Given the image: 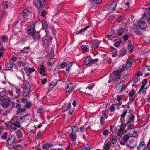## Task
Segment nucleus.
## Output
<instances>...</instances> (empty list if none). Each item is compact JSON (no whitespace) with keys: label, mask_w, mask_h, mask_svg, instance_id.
<instances>
[{"label":"nucleus","mask_w":150,"mask_h":150,"mask_svg":"<svg viewBox=\"0 0 150 150\" xmlns=\"http://www.w3.org/2000/svg\"><path fill=\"white\" fill-rule=\"evenodd\" d=\"M49 42L47 39H45L43 40V44L44 46H47L49 44Z\"/></svg>","instance_id":"58836bf2"},{"label":"nucleus","mask_w":150,"mask_h":150,"mask_svg":"<svg viewBox=\"0 0 150 150\" xmlns=\"http://www.w3.org/2000/svg\"><path fill=\"white\" fill-rule=\"evenodd\" d=\"M21 90L19 88H16V93L17 94V96H20V92Z\"/></svg>","instance_id":"0e129e2a"},{"label":"nucleus","mask_w":150,"mask_h":150,"mask_svg":"<svg viewBox=\"0 0 150 150\" xmlns=\"http://www.w3.org/2000/svg\"><path fill=\"white\" fill-rule=\"evenodd\" d=\"M72 131L71 133L73 134H76V132H78L79 128L77 127L76 126H73L71 127Z\"/></svg>","instance_id":"f3484780"},{"label":"nucleus","mask_w":150,"mask_h":150,"mask_svg":"<svg viewBox=\"0 0 150 150\" xmlns=\"http://www.w3.org/2000/svg\"><path fill=\"white\" fill-rule=\"evenodd\" d=\"M115 104H112L110 108V110L111 112H112L114 111L115 110V107H114V105Z\"/></svg>","instance_id":"8fccbe9b"},{"label":"nucleus","mask_w":150,"mask_h":150,"mask_svg":"<svg viewBox=\"0 0 150 150\" xmlns=\"http://www.w3.org/2000/svg\"><path fill=\"white\" fill-rule=\"evenodd\" d=\"M132 63L131 62L127 60L126 62V65L125 66V67L127 68H129L132 66Z\"/></svg>","instance_id":"a878e982"},{"label":"nucleus","mask_w":150,"mask_h":150,"mask_svg":"<svg viewBox=\"0 0 150 150\" xmlns=\"http://www.w3.org/2000/svg\"><path fill=\"white\" fill-rule=\"evenodd\" d=\"M11 100L8 99H4L1 100V105L2 107L4 108H8L10 105V102Z\"/></svg>","instance_id":"20e7f679"},{"label":"nucleus","mask_w":150,"mask_h":150,"mask_svg":"<svg viewBox=\"0 0 150 150\" xmlns=\"http://www.w3.org/2000/svg\"><path fill=\"white\" fill-rule=\"evenodd\" d=\"M94 84L93 83L90 84L88 86V87L86 88V89H87L88 88V89L91 90L92 89L93 87H94Z\"/></svg>","instance_id":"de8ad7c7"},{"label":"nucleus","mask_w":150,"mask_h":150,"mask_svg":"<svg viewBox=\"0 0 150 150\" xmlns=\"http://www.w3.org/2000/svg\"><path fill=\"white\" fill-rule=\"evenodd\" d=\"M52 146V144H51L46 143L42 146V148L43 149H47Z\"/></svg>","instance_id":"aec40b11"},{"label":"nucleus","mask_w":150,"mask_h":150,"mask_svg":"<svg viewBox=\"0 0 150 150\" xmlns=\"http://www.w3.org/2000/svg\"><path fill=\"white\" fill-rule=\"evenodd\" d=\"M74 87L72 84H68L66 86L65 89L66 92L70 93L74 89Z\"/></svg>","instance_id":"423d86ee"},{"label":"nucleus","mask_w":150,"mask_h":150,"mask_svg":"<svg viewBox=\"0 0 150 150\" xmlns=\"http://www.w3.org/2000/svg\"><path fill=\"white\" fill-rule=\"evenodd\" d=\"M127 52L125 48L122 49L120 52L119 54L121 56L125 55Z\"/></svg>","instance_id":"5701e85b"},{"label":"nucleus","mask_w":150,"mask_h":150,"mask_svg":"<svg viewBox=\"0 0 150 150\" xmlns=\"http://www.w3.org/2000/svg\"><path fill=\"white\" fill-rule=\"evenodd\" d=\"M123 39L124 40L127 41L128 39V37L127 35L125 34L124 35Z\"/></svg>","instance_id":"774afa93"},{"label":"nucleus","mask_w":150,"mask_h":150,"mask_svg":"<svg viewBox=\"0 0 150 150\" xmlns=\"http://www.w3.org/2000/svg\"><path fill=\"white\" fill-rule=\"evenodd\" d=\"M29 14V11L28 10L26 9H25L23 10L22 12V15L24 18H26L28 17Z\"/></svg>","instance_id":"9b49d317"},{"label":"nucleus","mask_w":150,"mask_h":150,"mask_svg":"<svg viewBox=\"0 0 150 150\" xmlns=\"http://www.w3.org/2000/svg\"><path fill=\"white\" fill-rule=\"evenodd\" d=\"M127 112V111L126 110H124L123 113L121 115L122 118H123L125 117Z\"/></svg>","instance_id":"09e8293b"},{"label":"nucleus","mask_w":150,"mask_h":150,"mask_svg":"<svg viewBox=\"0 0 150 150\" xmlns=\"http://www.w3.org/2000/svg\"><path fill=\"white\" fill-rule=\"evenodd\" d=\"M121 42L120 41L117 42L114 44V45L116 47H118L120 45Z\"/></svg>","instance_id":"4d7b16f0"},{"label":"nucleus","mask_w":150,"mask_h":150,"mask_svg":"<svg viewBox=\"0 0 150 150\" xmlns=\"http://www.w3.org/2000/svg\"><path fill=\"white\" fill-rule=\"evenodd\" d=\"M117 2L116 1H113L108 6V8L110 11L112 10L114 11L117 5Z\"/></svg>","instance_id":"1a4fd4ad"},{"label":"nucleus","mask_w":150,"mask_h":150,"mask_svg":"<svg viewBox=\"0 0 150 150\" xmlns=\"http://www.w3.org/2000/svg\"><path fill=\"white\" fill-rule=\"evenodd\" d=\"M1 38L4 42H5L6 41L8 40L7 37L5 36L2 37Z\"/></svg>","instance_id":"e2e57ef3"},{"label":"nucleus","mask_w":150,"mask_h":150,"mask_svg":"<svg viewBox=\"0 0 150 150\" xmlns=\"http://www.w3.org/2000/svg\"><path fill=\"white\" fill-rule=\"evenodd\" d=\"M54 55V50H51L50 53L47 54V56H49L50 57H52Z\"/></svg>","instance_id":"72a5a7b5"},{"label":"nucleus","mask_w":150,"mask_h":150,"mask_svg":"<svg viewBox=\"0 0 150 150\" xmlns=\"http://www.w3.org/2000/svg\"><path fill=\"white\" fill-rule=\"evenodd\" d=\"M128 30L125 28H121L118 30L117 32V35L120 36L122 35L123 34L126 33Z\"/></svg>","instance_id":"39448f33"},{"label":"nucleus","mask_w":150,"mask_h":150,"mask_svg":"<svg viewBox=\"0 0 150 150\" xmlns=\"http://www.w3.org/2000/svg\"><path fill=\"white\" fill-rule=\"evenodd\" d=\"M31 116V115L30 113L27 114L23 115L20 117V119L23 122H25L29 119L28 117V116Z\"/></svg>","instance_id":"9d476101"},{"label":"nucleus","mask_w":150,"mask_h":150,"mask_svg":"<svg viewBox=\"0 0 150 150\" xmlns=\"http://www.w3.org/2000/svg\"><path fill=\"white\" fill-rule=\"evenodd\" d=\"M16 135L18 139H20L22 137L23 134L21 131L19 129L18 130L16 133Z\"/></svg>","instance_id":"4468645a"},{"label":"nucleus","mask_w":150,"mask_h":150,"mask_svg":"<svg viewBox=\"0 0 150 150\" xmlns=\"http://www.w3.org/2000/svg\"><path fill=\"white\" fill-rule=\"evenodd\" d=\"M30 47L29 46H28L26 47H24L23 50H21V52L23 53H24L25 52H27L25 51V50H28L30 49ZM27 53L28 52H27Z\"/></svg>","instance_id":"79ce46f5"},{"label":"nucleus","mask_w":150,"mask_h":150,"mask_svg":"<svg viewBox=\"0 0 150 150\" xmlns=\"http://www.w3.org/2000/svg\"><path fill=\"white\" fill-rule=\"evenodd\" d=\"M12 125L18 128H20L21 127L20 124L19 122L18 121H16L15 123H12Z\"/></svg>","instance_id":"cd10ccee"},{"label":"nucleus","mask_w":150,"mask_h":150,"mask_svg":"<svg viewBox=\"0 0 150 150\" xmlns=\"http://www.w3.org/2000/svg\"><path fill=\"white\" fill-rule=\"evenodd\" d=\"M47 78H45L41 81L42 84H45L47 82Z\"/></svg>","instance_id":"13d9d810"},{"label":"nucleus","mask_w":150,"mask_h":150,"mask_svg":"<svg viewBox=\"0 0 150 150\" xmlns=\"http://www.w3.org/2000/svg\"><path fill=\"white\" fill-rule=\"evenodd\" d=\"M126 69V68L125 67V66L123 65L122 67L120 66L118 70L120 71V72L121 73L125 70Z\"/></svg>","instance_id":"c756f323"},{"label":"nucleus","mask_w":150,"mask_h":150,"mask_svg":"<svg viewBox=\"0 0 150 150\" xmlns=\"http://www.w3.org/2000/svg\"><path fill=\"white\" fill-rule=\"evenodd\" d=\"M58 81V80L56 79L54 80L53 81H52L51 83L50 84V85L51 86H53V87H54L57 84Z\"/></svg>","instance_id":"7c9ffc66"},{"label":"nucleus","mask_w":150,"mask_h":150,"mask_svg":"<svg viewBox=\"0 0 150 150\" xmlns=\"http://www.w3.org/2000/svg\"><path fill=\"white\" fill-rule=\"evenodd\" d=\"M74 63L73 62H70L67 65H66V71H69V70L72 66V64H74Z\"/></svg>","instance_id":"b1692460"},{"label":"nucleus","mask_w":150,"mask_h":150,"mask_svg":"<svg viewBox=\"0 0 150 150\" xmlns=\"http://www.w3.org/2000/svg\"><path fill=\"white\" fill-rule=\"evenodd\" d=\"M34 4L38 8H44L46 4V1L45 0H36L34 2Z\"/></svg>","instance_id":"7ed1b4c3"},{"label":"nucleus","mask_w":150,"mask_h":150,"mask_svg":"<svg viewBox=\"0 0 150 150\" xmlns=\"http://www.w3.org/2000/svg\"><path fill=\"white\" fill-rule=\"evenodd\" d=\"M8 133L7 132H5L1 137V139L3 140L6 139L7 137Z\"/></svg>","instance_id":"bb28decb"},{"label":"nucleus","mask_w":150,"mask_h":150,"mask_svg":"<svg viewBox=\"0 0 150 150\" xmlns=\"http://www.w3.org/2000/svg\"><path fill=\"white\" fill-rule=\"evenodd\" d=\"M139 26L142 28H145L146 26V23L144 21H141L139 22L138 23Z\"/></svg>","instance_id":"f8f14e48"},{"label":"nucleus","mask_w":150,"mask_h":150,"mask_svg":"<svg viewBox=\"0 0 150 150\" xmlns=\"http://www.w3.org/2000/svg\"><path fill=\"white\" fill-rule=\"evenodd\" d=\"M26 109L25 108H24L23 109H22V108H19L18 109L17 111V113H19L21 112H25V111L26 110Z\"/></svg>","instance_id":"ea45409f"},{"label":"nucleus","mask_w":150,"mask_h":150,"mask_svg":"<svg viewBox=\"0 0 150 150\" xmlns=\"http://www.w3.org/2000/svg\"><path fill=\"white\" fill-rule=\"evenodd\" d=\"M67 65V63L65 62H64L60 65V69H63Z\"/></svg>","instance_id":"680f3d73"},{"label":"nucleus","mask_w":150,"mask_h":150,"mask_svg":"<svg viewBox=\"0 0 150 150\" xmlns=\"http://www.w3.org/2000/svg\"><path fill=\"white\" fill-rule=\"evenodd\" d=\"M134 94V91L133 90H132L131 92H129V97H132Z\"/></svg>","instance_id":"603ef678"},{"label":"nucleus","mask_w":150,"mask_h":150,"mask_svg":"<svg viewBox=\"0 0 150 150\" xmlns=\"http://www.w3.org/2000/svg\"><path fill=\"white\" fill-rule=\"evenodd\" d=\"M103 134L104 136H107L108 135L109 132L108 130H105L103 132Z\"/></svg>","instance_id":"c03bdc74"},{"label":"nucleus","mask_w":150,"mask_h":150,"mask_svg":"<svg viewBox=\"0 0 150 150\" xmlns=\"http://www.w3.org/2000/svg\"><path fill=\"white\" fill-rule=\"evenodd\" d=\"M69 137L71 138L72 142L74 141L76 139V134L71 133L69 134Z\"/></svg>","instance_id":"412c9836"},{"label":"nucleus","mask_w":150,"mask_h":150,"mask_svg":"<svg viewBox=\"0 0 150 150\" xmlns=\"http://www.w3.org/2000/svg\"><path fill=\"white\" fill-rule=\"evenodd\" d=\"M117 100L118 101H121V100H122L123 97V95H118L117 96Z\"/></svg>","instance_id":"37998d69"},{"label":"nucleus","mask_w":150,"mask_h":150,"mask_svg":"<svg viewBox=\"0 0 150 150\" xmlns=\"http://www.w3.org/2000/svg\"><path fill=\"white\" fill-rule=\"evenodd\" d=\"M30 85L29 83H26L24 87L23 91V95L25 97H28L30 94Z\"/></svg>","instance_id":"f03ea898"},{"label":"nucleus","mask_w":150,"mask_h":150,"mask_svg":"<svg viewBox=\"0 0 150 150\" xmlns=\"http://www.w3.org/2000/svg\"><path fill=\"white\" fill-rule=\"evenodd\" d=\"M91 57L88 56L85 60V64L86 65L91 64Z\"/></svg>","instance_id":"2eb2a0df"},{"label":"nucleus","mask_w":150,"mask_h":150,"mask_svg":"<svg viewBox=\"0 0 150 150\" xmlns=\"http://www.w3.org/2000/svg\"><path fill=\"white\" fill-rule=\"evenodd\" d=\"M124 127L123 126L121 125L120 126V129H119V134H123L124 133V131L123 129Z\"/></svg>","instance_id":"393cba45"},{"label":"nucleus","mask_w":150,"mask_h":150,"mask_svg":"<svg viewBox=\"0 0 150 150\" xmlns=\"http://www.w3.org/2000/svg\"><path fill=\"white\" fill-rule=\"evenodd\" d=\"M36 23V22L35 23H33L28 28L27 30V33L28 35L31 36L35 41L39 40L41 38L39 33L36 32L35 28V24Z\"/></svg>","instance_id":"f257e3e1"},{"label":"nucleus","mask_w":150,"mask_h":150,"mask_svg":"<svg viewBox=\"0 0 150 150\" xmlns=\"http://www.w3.org/2000/svg\"><path fill=\"white\" fill-rule=\"evenodd\" d=\"M129 136L126 134H125L123 137L124 140L125 142H127L128 139H129Z\"/></svg>","instance_id":"a19ab883"},{"label":"nucleus","mask_w":150,"mask_h":150,"mask_svg":"<svg viewBox=\"0 0 150 150\" xmlns=\"http://www.w3.org/2000/svg\"><path fill=\"white\" fill-rule=\"evenodd\" d=\"M121 73L118 70H117L115 71L114 73V75H116V76H119L121 75L120 74Z\"/></svg>","instance_id":"a18cd8bd"},{"label":"nucleus","mask_w":150,"mask_h":150,"mask_svg":"<svg viewBox=\"0 0 150 150\" xmlns=\"http://www.w3.org/2000/svg\"><path fill=\"white\" fill-rule=\"evenodd\" d=\"M99 44L97 40H95L94 42L92 44L91 47L93 48H96L98 47Z\"/></svg>","instance_id":"a211bd4d"},{"label":"nucleus","mask_w":150,"mask_h":150,"mask_svg":"<svg viewBox=\"0 0 150 150\" xmlns=\"http://www.w3.org/2000/svg\"><path fill=\"white\" fill-rule=\"evenodd\" d=\"M134 31L135 33V34L137 35H140L141 34V32L138 29H135Z\"/></svg>","instance_id":"6e6d98bb"},{"label":"nucleus","mask_w":150,"mask_h":150,"mask_svg":"<svg viewBox=\"0 0 150 150\" xmlns=\"http://www.w3.org/2000/svg\"><path fill=\"white\" fill-rule=\"evenodd\" d=\"M110 142L113 144H115L116 142V140L113 138L110 139Z\"/></svg>","instance_id":"bf43d9fd"},{"label":"nucleus","mask_w":150,"mask_h":150,"mask_svg":"<svg viewBox=\"0 0 150 150\" xmlns=\"http://www.w3.org/2000/svg\"><path fill=\"white\" fill-rule=\"evenodd\" d=\"M134 118L135 116L134 115L132 114H131V115L129 117L128 123H131L133 122Z\"/></svg>","instance_id":"6ab92c4d"},{"label":"nucleus","mask_w":150,"mask_h":150,"mask_svg":"<svg viewBox=\"0 0 150 150\" xmlns=\"http://www.w3.org/2000/svg\"><path fill=\"white\" fill-rule=\"evenodd\" d=\"M35 71V69L34 68H30L28 72L30 74L32 72H33Z\"/></svg>","instance_id":"69168bd1"},{"label":"nucleus","mask_w":150,"mask_h":150,"mask_svg":"<svg viewBox=\"0 0 150 150\" xmlns=\"http://www.w3.org/2000/svg\"><path fill=\"white\" fill-rule=\"evenodd\" d=\"M7 3V2L6 1L4 2L3 5V7L6 9H7L8 7V6Z\"/></svg>","instance_id":"49530a36"},{"label":"nucleus","mask_w":150,"mask_h":150,"mask_svg":"<svg viewBox=\"0 0 150 150\" xmlns=\"http://www.w3.org/2000/svg\"><path fill=\"white\" fill-rule=\"evenodd\" d=\"M71 106V103H68L67 105L63 107L62 108V112H64L66 111Z\"/></svg>","instance_id":"ddd939ff"},{"label":"nucleus","mask_w":150,"mask_h":150,"mask_svg":"<svg viewBox=\"0 0 150 150\" xmlns=\"http://www.w3.org/2000/svg\"><path fill=\"white\" fill-rule=\"evenodd\" d=\"M40 74H43V73L45 72V69L43 65L40 66Z\"/></svg>","instance_id":"c85d7f7f"},{"label":"nucleus","mask_w":150,"mask_h":150,"mask_svg":"<svg viewBox=\"0 0 150 150\" xmlns=\"http://www.w3.org/2000/svg\"><path fill=\"white\" fill-rule=\"evenodd\" d=\"M31 106V102H28L24 105V107L27 108H30Z\"/></svg>","instance_id":"473e14b6"},{"label":"nucleus","mask_w":150,"mask_h":150,"mask_svg":"<svg viewBox=\"0 0 150 150\" xmlns=\"http://www.w3.org/2000/svg\"><path fill=\"white\" fill-rule=\"evenodd\" d=\"M43 132L42 131H40L38 133L37 135L36 136L35 139H39V138L42 134Z\"/></svg>","instance_id":"e433bc0d"},{"label":"nucleus","mask_w":150,"mask_h":150,"mask_svg":"<svg viewBox=\"0 0 150 150\" xmlns=\"http://www.w3.org/2000/svg\"><path fill=\"white\" fill-rule=\"evenodd\" d=\"M110 145L108 141H106L104 144V149L105 150H109L110 149Z\"/></svg>","instance_id":"dca6fc26"},{"label":"nucleus","mask_w":150,"mask_h":150,"mask_svg":"<svg viewBox=\"0 0 150 150\" xmlns=\"http://www.w3.org/2000/svg\"><path fill=\"white\" fill-rule=\"evenodd\" d=\"M121 75H119V76L114 75L112 79L113 80L117 81L118 79H121Z\"/></svg>","instance_id":"f704fd0d"},{"label":"nucleus","mask_w":150,"mask_h":150,"mask_svg":"<svg viewBox=\"0 0 150 150\" xmlns=\"http://www.w3.org/2000/svg\"><path fill=\"white\" fill-rule=\"evenodd\" d=\"M128 48L129 50V52L130 53H132L133 51V47L131 45H129L128 46Z\"/></svg>","instance_id":"864d4df0"},{"label":"nucleus","mask_w":150,"mask_h":150,"mask_svg":"<svg viewBox=\"0 0 150 150\" xmlns=\"http://www.w3.org/2000/svg\"><path fill=\"white\" fill-rule=\"evenodd\" d=\"M98 60L99 59L98 58H96L93 59H91V64H92L94 63H95L97 62L98 61Z\"/></svg>","instance_id":"3c124183"},{"label":"nucleus","mask_w":150,"mask_h":150,"mask_svg":"<svg viewBox=\"0 0 150 150\" xmlns=\"http://www.w3.org/2000/svg\"><path fill=\"white\" fill-rule=\"evenodd\" d=\"M16 139L15 137L11 135L8 139L7 144L8 145L10 146L14 143Z\"/></svg>","instance_id":"0eeeda50"},{"label":"nucleus","mask_w":150,"mask_h":150,"mask_svg":"<svg viewBox=\"0 0 150 150\" xmlns=\"http://www.w3.org/2000/svg\"><path fill=\"white\" fill-rule=\"evenodd\" d=\"M14 64V63L13 62L11 61L8 62L6 65V70H11L13 67Z\"/></svg>","instance_id":"6e6552de"},{"label":"nucleus","mask_w":150,"mask_h":150,"mask_svg":"<svg viewBox=\"0 0 150 150\" xmlns=\"http://www.w3.org/2000/svg\"><path fill=\"white\" fill-rule=\"evenodd\" d=\"M126 142H125V141L124 140H121L120 141V144L121 145H124L125 144V143H126Z\"/></svg>","instance_id":"338daca9"},{"label":"nucleus","mask_w":150,"mask_h":150,"mask_svg":"<svg viewBox=\"0 0 150 150\" xmlns=\"http://www.w3.org/2000/svg\"><path fill=\"white\" fill-rule=\"evenodd\" d=\"M82 49L83 50V53H85L87 51V48L85 45H83L81 47Z\"/></svg>","instance_id":"4c0bfd02"},{"label":"nucleus","mask_w":150,"mask_h":150,"mask_svg":"<svg viewBox=\"0 0 150 150\" xmlns=\"http://www.w3.org/2000/svg\"><path fill=\"white\" fill-rule=\"evenodd\" d=\"M105 119L103 116H101L100 117V124L101 125H103L105 123Z\"/></svg>","instance_id":"c9c22d12"},{"label":"nucleus","mask_w":150,"mask_h":150,"mask_svg":"<svg viewBox=\"0 0 150 150\" xmlns=\"http://www.w3.org/2000/svg\"><path fill=\"white\" fill-rule=\"evenodd\" d=\"M17 64L19 67H23L26 65V63L24 62L23 61H19L18 62Z\"/></svg>","instance_id":"4be33fe9"},{"label":"nucleus","mask_w":150,"mask_h":150,"mask_svg":"<svg viewBox=\"0 0 150 150\" xmlns=\"http://www.w3.org/2000/svg\"><path fill=\"white\" fill-rule=\"evenodd\" d=\"M42 26L45 29H47L48 28V25L47 23L45 21H44L42 22Z\"/></svg>","instance_id":"2f4dec72"},{"label":"nucleus","mask_w":150,"mask_h":150,"mask_svg":"<svg viewBox=\"0 0 150 150\" xmlns=\"http://www.w3.org/2000/svg\"><path fill=\"white\" fill-rule=\"evenodd\" d=\"M147 83V81L146 79L143 80L142 83V85L145 86Z\"/></svg>","instance_id":"5fc2aeb1"},{"label":"nucleus","mask_w":150,"mask_h":150,"mask_svg":"<svg viewBox=\"0 0 150 150\" xmlns=\"http://www.w3.org/2000/svg\"><path fill=\"white\" fill-rule=\"evenodd\" d=\"M6 92H1L0 93V96L3 97L6 95Z\"/></svg>","instance_id":"052dcab7"}]
</instances>
